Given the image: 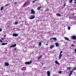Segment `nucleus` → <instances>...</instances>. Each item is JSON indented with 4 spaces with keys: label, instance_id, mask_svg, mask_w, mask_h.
I'll list each match as a JSON object with an SVG mask.
<instances>
[{
    "label": "nucleus",
    "instance_id": "27",
    "mask_svg": "<svg viewBox=\"0 0 76 76\" xmlns=\"http://www.w3.org/2000/svg\"><path fill=\"white\" fill-rule=\"evenodd\" d=\"M39 45H41V44H42V43L41 42H39Z\"/></svg>",
    "mask_w": 76,
    "mask_h": 76
},
{
    "label": "nucleus",
    "instance_id": "3",
    "mask_svg": "<svg viewBox=\"0 0 76 76\" xmlns=\"http://www.w3.org/2000/svg\"><path fill=\"white\" fill-rule=\"evenodd\" d=\"M32 61H31L30 62H26L25 63V64L26 65L30 64H31Z\"/></svg>",
    "mask_w": 76,
    "mask_h": 76
},
{
    "label": "nucleus",
    "instance_id": "22",
    "mask_svg": "<svg viewBox=\"0 0 76 76\" xmlns=\"http://www.w3.org/2000/svg\"><path fill=\"white\" fill-rule=\"evenodd\" d=\"M3 10V7H1V11H2V10Z\"/></svg>",
    "mask_w": 76,
    "mask_h": 76
},
{
    "label": "nucleus",
    "instance_id": "32",
    "mask_svg": "<svg viewBox=\"0 0 76 76\" xmlns=\"http://www.w3.org/2000/svg\"><path fill=\"white\" fill-rule=\"evenodd\" d=\"M15 25H17V24H18V22H15Z\"/></svg>",
    "mask_w": 76,
    "mask_h": 76
},
{
    "label": "nucleus",
    "instance_id": "12",
    "mask_svg": "<svg viewBox=\"0 0 76 76\" xmlns=\"http://www.w3.org/2000/svg\"><path fill=\"white\" fill-rule=\"evenodd\" d=\"M55 45L56 47H58V46H59V45H58V42L56 43Z\"/></svg>",
    "mask_w": 76,
    "mask_h": 76
},
{
    "label": "nucleus",
    "instance_id": "37",
    "mask_svg": "<svg viewBox=\"0 0 76 76\" xmlns=\"http://www.w3.org/2000/svg\"><path fill=\"white\" fill-rule=\"evenodd\" d=\"M15 4H17V2H15Z\"/></svg>",
    "mask_w": 76,
    "mask_h": 76
},
{
    "label": "nucleus",
    "instance_id": "5",
    "mask_svg": "<svg viewBox=\"0 0 76 76\" xmlns=\"http://www.w3.org/2000/svg\"><path fill=\"white\" fill-rule=\"evenodd\" d=\"M19 35V34L17 33H14L12 34L13 37H18Z\"/></svg>",
    "mask_w": 76,
    "mask_h": 76
},
{
    "label": "nucleus",
    "instance_id": "33",
    "mask_svg": "<svg viewBox=\"0 0 76 76\" xmlns=\"http://www.w3.org/2000/svg\"><path fill=\"white\" fill-rule=\"evenodd\" d=\"M32 2H33V3H35V1H32Z\"/></svg>",
    "mask_w": 76,
    "mask_h": 76
},
{
    "label": "nucleus",
    "instance_id": "17",
    "mask_svg": "<svg viewBox=\"0 0 76 76\" xmlns=\"http://www.w3.org/2000/svg\"><path fill=\"white\" fill-rule=\"evenodd\" d=\"M54 45H50V48H54Z\"/></svg>",
    "mask_w": 76,
    "mask_h": 76
},
{
    "label": "nucleus",
    "instance_id": "26",
    "mask_svg": "<svg viewBox=\"0 0 76 76\" xmlns=\"http://www.w3.org/2000/svg\"><path fill=\"white\" fill-rule=\"evenodd\" d=\"M48 10H49V9L48 8H47L45 10V11H46V12L48 11Z\"/></svg>",
    "mask_w": 76,
    "mask_h": 76
},
{
    "label": "nucleus",
    "instance_id": "2",
    "mask_svg": "<svg viewBox=\"0 0 76 76\" xmlns=\"http://www.w3.org/2000/svg\"><path fill=\"white\" fill-rule=\"evenodd\" d=\"M63 53V51H61L59 54V56L58 59L59 60H60L61 59V58L62 56H63V55L61 54Z\"/></svg>",
    "mask_w": 76,
    "mask_h": 76
},
{
    "label": "nucleus",
    "instance_id": "7",
    "mask_svg": "<svg viewBox=\"0 0 76 76\" xmlns=\"http://www.w3.org/2000/svg\"><path fill=\"white\" fill-rule=\"evenodd\" d=\"M16 46V44H14V45H12L10 46V48H12V47H15Z\"/></svg>",
    "mask_w": 76,
    "mask_h": 76
},
{
    "label": "nucleus",
    "instance_id": "42",
    "mask_svg": "<svg viewBox=\"0 0 76 76\" xmlns=\"http://www.w3.org/2000/svg\"><path fill=\"white\" fill-rule=\"evenodd\" d=\"M41 64H42V65L44 64V63H43V64H42V63Z\"/></svg>",
    "mask_w": 76,
    "mask_h": 76
},
{
    "label": "nucleus",
    "instance_id": "6",
    "mask_svg": "<svg viewBox=\"0 0 76 76\" xmlns=\"http://www.w3.org/2000/svg\"><path fill=\"white\" fill-rule=\"evenodd\" d=\"M31 13H32V14H33V15H34L35 13V11H34V9H31Z\"/></svg>",
    "mask_w": 76,
    "mask_h": 76
},
{
    "label": "nucleus",
    "instance_id": "13",
    "mask_svg": "<svg viewBox=\"0 0 76 76\" xmlns=\"http://www.w3.org/2000/svg\"><path fill=\"white\" fill-rule=\"evenodd\" d=\"M42 57V55H40L39 56L38 58V60H39L40 58H41Z\"/></svg>",
    "mask_w": 76,
    "mask_h": 76
},
{
    "label": "nucleus",
    "instance_id": "43",
    "mask_svg": "<svg viewBox=\"0 0 76 76\" xmlns=\"http://www.w3.org/2000/svg\"><path fill=\"white\" fill-rule=\"evenodd\" d=\"M36 64L37 65V64Z\"/></svg>",
    "mask_w": 76,
    "mask_h": 76
},
{
    "label": "nucleus",
    "instance_id": "24",
    "mask_svg": "<svg viewBox=\"0 0 76 76\" xmlns=\"http://www.w3.org/2000/svg\"><path fill=\"white\" fill-rule=\"evenodd\" d=\"M70 1H69V3H72V2H73V0H70Z\"/></svg>",
    "mask_w": 76,
    "mask_h": 76
},
{
    "label": "nucleus",
    "instance_id": "31",
    "mask_svg": "<svg viewBox=\"0 0 76 76\" xmlns=\"http://www.w3.org/2000/svg\"><path fill=\"white\" fill-rule=\"evenodd\" d=\"M1 31H2V29L1 28H0V32H1Z\"/></svg>",
    "mask_w": 76,
    "mask_h": 76
},
{
    "label": "nucleus",
    "instance_id": "1",
    "mask_svg": "<svg viewBox=\"0 0 76 76\" xmlns=\"http://www.w3.org/2000/svg\"><path fill=\"white\" fill-rule=\"evenodd\" d=\"M76 70V67H75L74 68H73V70H72V71H70V73L68 75L69 76H70L72 75V73L73 72L74 70Z\"/></svg>",
    "mask_w": 76,
    "mask_h": 76
},
{
    "label": "nucleus",
    "instance_id": "4",
    "mask_svg": "<svg viewBox=\"0 0 76 76\" xmlns=\"http://www.w3.org/2000/svg\"><path fill=\"white\" fill-rule=\"evenodd\" d=\"M35 15H31L30 17H29L30 19H33L35 18Z\"/></svg>",
    "mask_w": 76,
    "mask_h": 76
},
{
    "label": "nucleus",
    "instance_id": "18",
    "mask_svg": "<svg viewBox=\"0 0 76 76\" xmlns=\"http://www.w3.org/2000/svg\"><path fill=\"white\" fill-rule=\"evenodd\" d=\"M57 15H58V16H59L60 17H61V14H60V13H57Z\"/></svg>",
    "mask_w": 76,
    "mask_h": 76
},
{
    "label": "nucleus",
    "instance_id": "29",
    "mask_svg": "<svg viewBox=\"0 0 76 76\" xmlns=\"http://www.w3.org/2000/svg\"><path fill=\"white\" fill-rule=\"evenodd\" d=\"M0 42H3V41L1 40H0Z\"/></svg>",
    "mask_w": 76,
    "mask_h": 76
},
{
    "label": "nucleus",
    "instance_id": "39",
    "mask_svg": "<svg viewBox=\"0 0 76 76\" xmlns=\"http://www.w3.org/2000/svg\"><path fill=\"white\" fill-rule=\"evenodd\" d=\"M4 37H6V35H4Z\"/></svg>",
    "mask_w": 76,
    "mask_h": 76
},
{
    "label": "nucleus",
    "instance_id": "28",
    "mask_svg": "<svg viewBox=\"0 0 76 76\" xmlns=\"http://www.w3.org/2000/svg\"><path fill=\"white\" fill-rule=\"evenodd\" d=\"M68 29L69 30H70V27H68Z\"/></svg>",
    "mask_w": 76,
    "mask_h": 76
},
{
    "label": "nucleus",
    "instance_id": "19",
    "mask_svg": "<svg viewBox=\"0 0 76 76\" xmlns=\"http://www.w3.org/2000/svg\"><path fill=\"white\" fill-rule=\"evenodd\" d=\"M52 39H53L54 40V41H57V38L56 37L52 38Z\"/></svg>",
    "mask_w": 76,
    "mask_h": 76
},
{
    "label": "nucleus",
    "instance_id": "38",
    "mask_svg": "<svg viewBox=\"0 0 76 76\" xmlns=\"http://www.w3.org/2000/svg\"><path fill=\"white\" fill-rule=\"evenodd\" d=\"M74 3H75V4H76V1H75L74 2Z\"/></svg>",
    "mask_w": 76,
    "mask_h": 76
},
{
    "label": "nucleus",
    "instance_id": "41",
    "mask_svg": "<svg viewBox=\"0 0 76 76\" xmlns=\"http://www.w3.org/2000/svg\"><path fill=\"white\" fill-rule=\"evenodd\" d=\"M7 5H8V4H6V6H7Z\"/></svg>",
    "mask_w": 76,
    "mask_h": 76
},
{
    "label": "nucleus",
    "instance_id": "30",
    "mask_svg": "<svg viewBox=\"0 0 76 76\" xmlns=\"http://www.w3.org/2000/svg\"><path fill=\"white\" fill-rule=\"evenodd\" d=\"M66 3H64V6H66Z\"/></svg>",
    "mask_w": 76,
    "mask_h": 76
},
{
    "label": "nucleus",
    "instance_id": "8",
    "mask_svg": "<svg viewBox=\"0 0 76 76\" xmlns=\"http://www.w3.org/2000/svg\"><path fill=\"white\" fill-rule=\"evenodd\" d=\"M71 38L72 39H76V37L75 36H71Z\"/></svg>",
    "mask_w": 76,
    "mask_h": 76
},
{
    "label": "nucleus",
    "instance_id": "11",
    "mask_svg": "<svg viewBox=\"0 0 76 76\" xmlns=\"http://www.w3.org/2000/svg\"><path fill=\"white\" fill-rule=\"evenodd\" d=\"M26 67H23L22 68L21 70H26Z\"/></svg>",
    "mask_w": 76,
    "mask_h": 76
},
{
    "label": "nucleus",
    "instance_id": "35",
    "mask_svg": "<svg viewBox=\"0 0 76 76\" xmlns=\"http://www.w3.org/2000/svg\"><path fill=\"white\" fill-rule=\"evenodd\" d=\"M14 49H15V50H17V48H15Z\"/></svg>",
    "mask_w": 76,
    "mask_h": 76
},
{
    "label": "nucleus",
    "instance_id": "20",
    "mask_svg": "<svg viewBox=\"0 0 76 76\" xmlns=\"http://www.w3.org/2000/svg\"><path fill=\"white\" fill-rule=\"evenodd\" d=\"M41 7H41V6H40L39 7H38L37 10H39V9H41Z\"/></svg>",
    "mask_w": 76,
    "mask_h": 76
},
{
    "label": "nucleus",
    "instance_id": "9",
    "mask_svg": "<svg viewBox=\"0 0 76 76\" xmlns=\"http://www.w3.org/2000/svg\"><path fill=\"white\" fill-rule=\"evenodd\" d=\"M50 71H48L47 72V73L48 76H50Z\"/></svg>",
    "mask_w": 76,
    "mask_h": 76
},
{
    "label": "nucleus",
    "instance_id": "16",
    "mask_svg": "<svg viewBox=\"0 0 76 76\" xmlns=\"http://www.w3.org/2000/svg\"><path fill=\"white\" fill-rule=\"evenodd\" d=\"M64 38L66 40H67V41H69V39L67 37H65Z\"/></svg>",
    "mask_w": 76,
    "mask_h": 76
},
{
    "label": "nucleus",
    "instance_id": "36",
    "mask_svg": "<svg viewBox=\"0 0 76 76\" xmlns=\"http://www.w3.org/2000/svg\"><path fill=\"white\" fill-rule=\"evenodd\" d=\"M1 39H2V40H4L3 38H1Z\"/></svg>",
    "mask_w": 76,
    "mask_h": 76
},
{
    "label": "nucleus",
    "instance_id": "10",
    "mask_svg": "<svg viewBox=\"0 0 76 76\" xmlns=\"http://www.w3.org/2000/svg\"><path fill=\"white\" fill-rule=\"evenodd\" d=\"M5 66H9V64L8 63H5Z\"/></svg>",
    "mask_w": 76,
    "mask_h": 76
},
{
    "label": "nucleus",
    "instance_id": "40",
    "mask_svg": "<svg viewBox=\"0 0 76 76\" xmlns=\"http://www.w3.org/2000/svg\"><path fill=\"white\" fill-rule=\"evenodd\" d=\"M46 45H48V44H46Z\"/></svg>",
    "mask_w": 76,
    "mask_h": 76
},
{
    "label": "nucleus",
    "instance_id": "45",
    "mask_svg": "<svg viewBox=\"0 0 76 76\" xmlns=\"http://www.w3.org/2000/svg\"><path fill=\"white\" fill-rule=\"evenodd\" d=\"M38 0H36V1Z\"/></svg>",
    "mask_w": 76,
    "mask_h": 76
},
{
    "label": "nucleus",
    "instance_id": "15",
    "mask_svg": "<svg viewBox=\"0 0 76 76\" xmlns=\"http://www.w3.org/2000/svg\"><path fill=\"white\" fill-rule=\"evenodd\" d=\"M7 43H1V45H7Z\"/></svg>",
    "mask_w": 76,
    "mask_h": 76
},
{
    "label": "nucleus",
    "instance_id": "14",
    "mask_svg": "<svg viewBox=\"0 0 76 76\" xmlns=\"http://www.w3.org/2000/svg\"><path fill=\"white\" fill-rule=\"evenodd\" d=\"M55 63L57 64H59V62H58L57 60H56L55 61Z\"/></svg>",
    "mask_w": 76,
    "mask_h": 76
},
{
    "label": "nucleus",
    "instance_id": "25",
    "mask_svg": "<svg viewBox=\"0 0 76 76\" xmlns=\"http://www.w3.org/2000/svg\"><path fill=\"white\" fill-rule=\"evenodd\" d=\"M26 3H27V2H26L24 3V4H23V6H25L26 4Z\"/></svg>",
    "mask_w": 76,
    "mask_h": 76
},
{
    "label": "nucleus",
    "instance_id": "23",
    "mask_svg": "<svg viewBox=\"0 0 76 76\" xmlns=\"http://www.w3.org/2000/svg\"><path fill=\"white\" fill-rule=\"evenodd\" d=\"M58 73L59 74H61V73H62V71H59L58 72Z\"/></svg>",
    "mask_w": 76,
    "mask_h": 76
},
{
    "label": "nucleus",
    "instance_id": "44",
    "mask_svg": "<svg viewBox=\"0 0 76 76\" xmlns=\"http://www.w3.org/2000/svg\"><path fill=\"white\" fill-rule=\"evenodd\" d=\"M74 1H76V0H74Z\"/></svg>",
    "mask_w": 76,
    "mask_h": 76
},
{
    "label": "nucleus",
    "instance_id": "21",
    "mask_svg": "<svg viewBox=\"0 0 76 76\" xmlns=\"http://www.w3.org/2000/svg\"><path fill=\"white\" fill-rule=\"evenodd\" d=\"M71 69V68L69 67H68L67 69V70H70Z\"/></svg>",
    "mask_w": 76,
    "mask_h": 76
},
{
    "label": "nucleus",
    "instance_id": "34",
    "mask_svg": "<svg viewBox=\"0 0 76 76\" xmlns=\"http://www.w3.org/2000/svg\"><path fill=\"white\" fill-rule=\"evenodd\" d=\"M73 46H74V45H73V44L71 45L72 47H73Z\"/></svg>",
    "mask_w": 76,
    "mask_h": 76
}]
</instances>
